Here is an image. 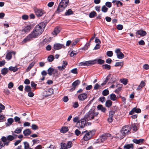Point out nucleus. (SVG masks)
<instances>
[{
  "mask_svg": "<svg viewBox=\"0 0 149 149\" xmlns=\"http://www.w3.org/2000/svg\"><path fill=\"white\" fill-rule=\"evenodd\" d=\"M45 26L44 23H41L36 25L33 31L20 43L23 45L27 42H29L38 38L43 32Z\"/></svg>",
  "mask_w": 149,
  "mask_h": 149,
  "instance_id": "1",
  "label": "nucleus"
},
{
  "mask_svg": "<svg viewBox=\"0 0 149 149\" xmlns=\"http://www.w3.org/2000/svg\"><path fill=\"white\" fill-rule=\"evenodd\" d=\"M98 114V112H95L94 109H92L86 114L84 119L86 122L89 120L93 119Z\"/></svg>",
  "mask_w": 149,
  "mask_h": 149,
  "instance_id": "2",
  "label": "nucleus"
},
{
  "mask_svg": "<svg viewBox=\"0 0 149 149\" xmlns=\"http://www.w3.org/2000/svg\"><path fill=\"white\" fill-rule=\"evenodd\" d=\"M69 3V0H62L60 3L56 11L57 13L62 12L67 7Z\"/></svg>",
  "mask_w": 149,
  "mask_h": 149,
  "instance_id": "3",
  "label": "nucleus"
},
{
  "mask_svg": "<svg viewBox=\"0 0 149 149\" xmlns=\"http://www.w3.org/2000/svg\"><path fill=\"white\" fill-rule=\"evenodd\" d=\"M131 131V129L129 128L128 125H126L123 126L120 130V132L123 136L121 137V139L123 138V136H125L126 135L129 134Z\"/></svg>",
  "mask_w": 149,
  "mask_h": 149,
  "instance_id": "4",
  "label": "nucleus"
},
{
  "mask_svg": "<svg viewBox=\"0 0 149 149\" xmlns=\"http://www.w3.org/2000/svg\"><path fill=\"white\" fill-rule=\"evenodd\" d=\"M73 121L74 123H77L80 124L81 123V125H80V127L81 128H84L86 124V121L84 118H82L80 120L79 118L78 117H74L73 119Z\"/></svg>",
  "mask_w": 149,
  "mask_h": 149,
  "instance_id": "5",
  "label": "nucleus"
},
{
  "mask_svg": "<svg viewBox=\"0 0 149 149\" xmlns=\"http://www.w3.org/2000/svg\"><path fill=\"white\" fill-rule=\"evenodd\" d=\"M111 136V134L108 133L103 134L100 136L97 141V142L98 143L103 142L108 137H110Z\"/></svg>",
  "mask_w": 149,
  "mask_h": 149,
  "instance_id": "6",
  "label": "nucleus"
},
{
  "mask_svg": "<svg viewBox=\"0 0 149 149\" xmlns=\"http://www.w3.org/2000/svg\"><path fill=\"white\" fill-rule=\"evenodd\" d=\"M85 133H86L83 136L82 139L84 140V141H87L90 139L92 137V132L91 131L88 132L87 131H86L82 132L81 134Z\"/></svg>",
  "mask_w": 149,
  "mask_h": 149,
  "instance_id": "7",
  "label": "nucleus"
},
{
  "mask_svg": "<svg viewBox=\"0 0 149 149\" xmlns=\"http://www.w3.org/2000/svg\"><path fill=\"white\" fill-rule=\"evenodd\" d=\"M34 11L36 15L38 17H41L46 13L44 10L41 9L36 8L34 10Z\"/></svg>",
  "mask_w": 149,
  "mask_h": 149,
  "instance_id": "8",
  "label": "nucleus"
},
{
  "mask_svg": "<svg viewBox=\"0 0 149 149\" xmlns=\"http://www.w3.org/2000/svg\"><path fill=\"white\" fill-rule=\"evenodd\" d=\"M15 139L14 137L13 136L8 135L6 137L3 136L1 138V140L3 142L9 141V143L10 141H11Z\"/></svg>",
  "mask_w": 149,
  "mask_h": 149,
  "instance_id": "9",
  "label": "nucleus"
},
{
  "mask_svg": "<svg viewBox=\"0 0 149 149\" xmlns=\"http://www.w3.org/2000/svg\"><path fill=\"white\" fill-rule=\"evenodd\" d=\"M95 60H91L85 62H82L79 63L80 66H88L95 64Z\"/></svg>",
  "mask_w": 149,
  "mask_h": 149,
  "instance_id": "10",
  "label": "nucleus"
},
{
  "mask_svg": "<svg viewBox=\"0 0 149 149\" xmlns=\"http://www.w3.org/2000/svg\"><path fill=\"white\" fill-rule=\"evenodd\" d=\"M115 52L116 54L117 57L118 59H122L124 57V55L121 52L120 49H116L115 50Z\"/></svg>",
  "mask_w": 149,
  "mask_h": 149,
  "instance_id": "11",
  "label": "nucleus"
},
{
  "mask_svg": "<svg viewBox=\"0 0 149 149\" xmlns=\"http://www.w3.org/2000/svg\"><path fill=\"white\" fill-rule=\"evenodd\" d=\"M65 48V47L63 44L59 43H56L54 45V48L56 50L60 49L62 48Z\"/></svg>",
  "mask_w": 149,
  "mask_h": 149,
  "instance_id": "12",
  "label": "nucleus"
},
{
  "mask_svg": "<svg viewBox=\"0 0 149 149\" xmlns=\"http://www.w3.org/2000/svg\"><path fill=\"white\" fill-rule=\"evenodd\" d=\"M87 94L86 93H83L79 95L78 98L79 100L83 101L87 98Z\"/></svg>",
  "mask_w": 149,
  "mask_h": 149,
  "instance_id": "13",
  "label": "nucleus"
},
{
  "mask_svg": "<svg viewBox=\"0 0 149 149\" xmlns=\"http://www.w3.org/2000/svg\"><path fill=\"white\" fill-rule=\"evenodd\" d=\"M141 110L139 109H136L135 107H134L132 109V110L130 111L129 113V114L132 115L134 112H136L137 113H140L141 112Z\"/></svg>",
  "mask_w": 149,
  "mask_h": 149,
  "instance_id": "14",
  "label": "nucleus"
},
{
  "mask_svg": "<svg viewBox=\"0 0 149 149\" xmlns=\"http://www.w3.org/2000/svg\"><path fill=\"white\" fill-rule=\"evenodd\" d=\"M47 72L49 75V76H51L53 72H55L56 73H57V70L56 69L51 68H49L47 70Z\"/></svg>",
  "mask_w": 149,
  "mask_h": 149,
  "instance_id": "15",
  "label": "nucleus"
},
{
  "mask_svg": "<svg viewBox=\"0 0 149 149\" xmlns=\"http://www.w3.org/2000/svg\"><path fill=\"white\" fill-rule=\"evenodd\" d=\"M144 141V139H134L132 140L134 143L137 144H141Z\"/></svg>",
  "mask_w": 149,
  "mask_h": 149,
  "instance_id": "16",
  "label": "nucleus"
},
{
  "mask_svg": "<svg viewBox=\"0 0 149 149\" xmlns=\"http://www.w3.org/2000/svg\"><path fill=\"white\" fill-rule=\"evenodd\" d=\"M15 52H9L7 53L6 56V58L8 60H10L12 57V54H15Z\"/></svg>",
  "mask_w": 149,
  "mask_h": 149,
  "instance_id": "17",
  "label": "nucleus"
},
{
  "mask_svg": "<svg viewBox=\"0 0 149 149\" xmlns=\"http://www.w3.org/2000/svg\"><path fill=\"white\" fill-rule=\"evenodd\" d=\"M80 81L79 80H77L74 82L72 84V86L73 88H72L73 90H74L75 88V87L78 86L80 83Z\"/></svg>",
  "mask_w": 149,
  "mask_h": 149,
  "instance_id": "18",
  "label": "nucleus"
},
{
  "mask_svg": "<svg viewBox=\"0 0 149 149\" xmlns=\"http://www.w3.org/2000/svg\"><path fill=\"white\" fill-rule=\"evenodd\" d=\"M61 28L60 27L58 26L56 27L54 29V30L53 32V35H56L58 33H59L61 31Z\"/></svg>",
  "mask_w": 149,
  "mask_h": 149,
  "instance_id": "19",
  "label": "nucleus"
},
{
  "mask_svg": "<svg viewBox=\"0 0 149 149\" xmlns=\"http://www.w3.org/2000/svg\"><path fill=\"white\" fill-rule=\"evenodd\" d=\"M97 108L98 110H100L101 111L103 112H105L106 111V109L101 104L98 105Z\"/></svg>",
  "mask_w": 149,
  "mask_h": 149,
  "instance_id": "20",
  "label": "nucleus"
},
{
  "mask_svg": "<svg viewBox=\"0 0 149 149\" xmlns=\"http://www.w3.org/2000/svg\"><path fill=\"white\" fill-rule=\"evenodd\" d=\"M31 29V25H29L25 26L24 29L23 30V31L25 33L29 32Z\"/></svg>",
  "mask_w": 149,
  "mask_h": 149,
  "instance_id": "21",
  "label": "nucleus"
},
{
  "mask_svg": "<svg viewBox=\"0 0 149 149\" xmlns=\"http://www.w3.org/2000/svg\"><path fill=\"white\" fill-rule=\"evenodd\" d=\"M9 144V141L3 142L2 141H0V149L3 147L5 146H8Z\"/></svg>",
  "mask_w": 149,
  "mask_h": 149,
  "instance_id": "22",
  "label": "nucleus"
},
{
  "mask_svg": "<svg viewBox=\"0 0 149 149\" xmlns=\"http://www.w3.org/2000/svg\"><path fill=\"white\" fill-rule=\"evenodd\" d=\"M137 33L141 36H144L146 35V33L145 31L143 30H140L138 31L137 32Z\"/></svg>",
  "mask_w": 149,
  "mask_h": 149,
  "instance_id": "23",
  "label": "nucleus"
},
{
  "mask_svg": "<svg viewBox=\"0 0 149 149\" xmlns=\"http://www.w3.org/2000/svg\"><path fill=\"white\" fill-rule=\"evenodd\" d=\"M8 68H4L2 69L1 70V74L5 75L8 73Z\"/></svg>",
  "mask_w": 149,
  "mask_h": 149,
  "instance_id": "24",
  "label": "nucleus"
},
{
  "mask_svg": "<svg viewBox=\"0 0 149 149\" xmlns=\"http://www.w3.org/2000/svg\"><path fill=\"white\" fill-rule=\"evenodd\" d=\"M23 134L24 136H27L30 135L31 133V131L29 129H26L23 131Z\"/></svg>",
  "mask_w": 149,
  "mask_h": 149,
  "instance_id": "25",
  "label": "nucleus"
},
{
  "mask_svg": "<svg viewBox=\"0 0 149 149\" xmlns=\"http://www.w3.org/2000/svg\"><path fill=\"white\" fill-rule=\"evenodd\" d=\"M145 86V83L143 81H142L140 85L138 86L136 89L137 91H139Z\"/></svg>",
  "mask_w": 149,
  "mask_h": 149,
  "instance_id": "26",
  "label": "nucleus"
},
{
  "mask_svg": "<svg viewBox=\"0 0 149 149\" xmlns=\"http://www.w3.org/2000/svg\"><path fill=\"white\" fill-rule=\"evenodd\" d=\"M46 92L47 95H49L52 94L53 93V89L52 88H49L47 90Z\"/></svg>",
  "mask_w": 149,
  "mask_h": 149,
  "instance_id": "27",
  "label": "nucleus"
},
{
  "mask_svg": "<svg viewBox=\"0 0 149 149\" xmlns=\"http://www.w3.org/2000/svg\"><path fill=\"white\" fill-rule=\"evenodd\" d=\"M93 60L95 61V64L97 63L98 64H102L104 62V60L101 59H95Z\"/></svg>",
  "mask_w": 149,
  "mask_h": 149,
  "instance_id": "28",
  "label": "nucleus"
},
{
  "mask_svg": "<svg viewBox=\"0 0 149 149\" xmlns=\"http://www.w3.org/2000/svg\"><path fill=\"white\" fill-rule=\"evenodd\" d=\"M13 121V119L12 118H10L8 119L7 120V122L8 123H6L7 126H10L12 123Z\"/></svg>",
  "mask_w": 149,
  "mask_h": 149,
  "instance_id": "29",
  "label": "nucleus"
},
{
  "mask_svg": "<svg viewBox=\"0 0 149 149\" xmlns=\"http://www.w3.org/2000/svg\"><path fill=\"white\" fill-rule=\"evenodd\" d=\"M112 103V102L111 100H107L106 102L105 106L107 107H109L111 106Z\"/></svg>",
  "mask_w": 149,
  "mask_h": 149,
  "instance_id": "30",
  "label": "nucleus"
},
{
  "mask_svg": "<svg viewBox=\"0 0 149 149\" xmlns=\"http://www.w3.org/2000/svg\"><path fill=\"white\" fill-rule=\"evenodd\" d=\"M131 128L133 130V133L136 132L138 129L137 125L135 124H134L132 125Z\"/></svg>",
  "mask_w": 149,
  "mask_h": 149,
  "instance_id": "31",
  "label": "nucleus"
},
{
  "mask_svg": "<svg viewBox=\"0 0 149 149\" xmlns=\"http://www.w3.org/2000/svg\"><path fill=\"white\" fill-rule=\"evenodd\" d=\"M35 63L34 62H32L28 66L26 70V72L29 71L31 68L34 66Z\"/></svg>",
  "mask_w": 149,
  "mask_h": 149,
  "instance_id": "32",
  "label": "nucleus"
},
{
  "mask_svg": "<svg viewBox=\"0 0 149 149\" xmlns=\"http://www.w3.org/2000/svg\"><path fill=\"white\" fill-rule=\"evenodd\" d=\"M90 45V42L89 41L88 42L86 43L84 46L82 47L81 49L84 50H87Z\"/></svg>",
  "mask_w": 149,
  "mask_h": 149,
  "instance_id": "33",
  "label": "nucleus"
},
{
  "mask_svg": "<svg viewBox=\"0 0 149 149\" xmlns=\"http://www.w3.org/2000/svg\"><path fill=\"white\" fill-rule=\"evenodd\" d=\"M124 148L125 149H132L133 148V145L132 144H127L125 145Z\"/></svg>",
  "mask_w": 149,
  "mask_h": 149,
  "instance_id": "34",
  "label": "nucleus"
},
{
  "mask_svg": "<svg viewBox=\"0 0 149 149\" xmlns=\"http://www.w3.org/2000/svg\"><path fill=\"white\" fill-rule=\"evenodd\" d=\"M110 96V98L111 100L113 101H115L117 100V97L115 94L112 93L111 94Z\"/></svg>",
  "mask_w": 149,
  "mask_h": 149,
  "instance_id": "35",
  "label": "nucleus"
},
{
  "mask_svg": "<svg viewBox=\"0 0 149 149\" xmlns=\"http://www.w3.org/2000/svg\"><path fill=\"white\" fill-rule=\"evenodd\" d=\"M73 13V11H72L71 9H69L66 11L65 13V15L68 16L72 14Z\"/></svg>",
  "mask_w": 149,
  "mask_h": 149,
  "instance_id": "36",
  "label": "nucleus"
},
{
  "mask_svg": "<svg viewBox=\"0 0 149 149\" xmlns=\"http://www.w3.org/2000/svg\"><path fill=\"white\" fill-rule=\"evenodd\" d=\"M68 130V129L67 127H64L62 128L60 130V132L63 133H66Z\"/></svg>",
  "mask_w": 149,
  "mask_h": 149,
  "instance_id": "37",
  "label": "nucleus"
},
{
  "mask_svg": "<svg viewBox=\"0 0 149 149\" xmlns=\"http://www.w3.org/2000/svg\"><path fill=\"white\" fill-rule=\"evenodd\" d=\"M120 81L124 85H126L128 82L127 79H122L120 80Z\"/></svg>",
  "mask_w": 149,
  "mask_h": 149,
  "instance_id": "38",
  "label": "nucleus"
},
{
  "mask_svg": "<svg viewBox=\"0 0 149 149\" xmlns=\"http://www.w3.org/2000/svg\"><path fill=\"white\" fill-rule=\"evenodd\" d=\"M97 15V14L95 11H93L89 14V17L91 18H93Z\"/></svg>",
  "mask_w": 149,
  "mask_h": 149,
  "instance_id": "39",
  "label": "nucleus"
},
{
  "mask_svg": "<svg viewBox=\"0 0 149 149\" xmlns=\"http://www.w3.org/2000/svg\"><path fill=\"white\" fill-rule=\"evenodd\" d=\"M8 69L12 71L13 72H15L17 70L18 68L16 67L10 66L9 68Z\"/></svg>",
  "mask_w": 149,
  "mask_h": 149,
  "instance_id": "40",
  "label": "nucleus"
},
{
  "mask_svg": "<svg viewBox=\"0 0 149 149\" xmlns=\"http://www.w3.org/2000/svg\"><path fill=\"white\" fill-rule=\"evenodd\" d=\"M123 65V62H119L116 63L115 66L116 67L121 66L122 67Z\"/></svg>",
  "mask_w": 149,
  "mask_h": 149,
  "instance_id": "41",
  "label": "nucleus"
},
{
  "mask_svg": "<svg viewBox=\"0 0 149 149\" xmlns=\"http://www.w3.org/2000/svg\"><path fill=\"white\" fill-rule=\"evenodd\" d=\"M25 90L27 92H29L31 91V88L29 86H25Z\"/></svg>",
  "mask_w": 149,
  "mask_h": 149,
  "instance_id": "42",
  "label": "nucleus"
},
{
  "mask_svg": "<svg viewBox=\"0 0 149 149\" xmlns=\"http://www.w3.org/2000/svg\"><path fill=\"white\" fill-rule=\"evenodd\" d=\"M61 149H68L66 144L65 143H61Z\"/></svg>",
  "mask_w": 149,
  "mask_h": 149,
  "instance_id": "43",
  "label": "nucleus"
},
{
  "mask_svg": "<svg viewBox=\"0 0 149 149\" xmlns=\"http://www.w3.org/2000/svg\"><path fill=\"white\" fill-rule=\"evenodd\" d=\"M109 91L107 89H105L102 92V95L105 96H107L109 94Z\"/></svg>",
  "mask_w": 149,
  "mask_h": 149,
  "instance_id": "44",
  "label": "nucleus"
},
{
  "mask_svg": "<svg viewBox=\"0 0 149 149\" xmlns=\"http://www.w3.org/2000/svg\"><path fill=\"white\" fill-rule=\"evenodd\" d=\"M102 67L104 69L109 70L111 68V66L108 64H104L103 65Z\"/></svg>",
  "mask_w": 149,
  "mask_h": 149,
  "instance_id": "45",
  "label": "nucleus"
},
{
  "mask_svg": "<svg viewBox=\"0 0 149 149\" xmlns=\"http://www.w3.org/2000/svg\"><path fill=\"white\" fill-rule=\"evenodd\" d=\"M101 10L103 12L106 13L107 11L108 8L105 6H103L102 7Z\"/></svg>",
  "mask_w": 149,
  "mask_h": 149,
  "instance_id": "46",
  "label": "nucleus"
},
{
  "mask_svg": "<svg viewBox=\"0 0 149 149\" xmlns=\"http://www.w3.org/2000/svg\"><path fill=\"white\" fill-rule=\"evenodd\" d=\"M22 130V128L21 127L19 128H17L15 130L14 132L17 134H19L21 132Z\"/></svg>",
  "mask_w": 149,
  "mask_h": 149,
  "instance_id": "47",
  "label": "nucleus"
},
{
  "mask_svg": "<svg viewBox=\"0 0 149 149\" xmlns=\"http://www.w3.org/2000/svg\"><path fill=\"white\" fill-rule=\"evenodd\" d=\"M54 57L52 55H50L48 56L47 58V60L49 62L53 61L54 59Z\"/></svg>",
  "mask_w": 149,
  "mask_h": 149,
  "instance_id": "48",
  "label": "nucleus"
},
{
  "mask_svg": "<svg viewBox=\"0 0 149 149\" xmlns=\"http://www.w3.org/2000/svg\"><path fill=\"white\" fill-rule=\"evenodd\" d=\"M72 143L71 141H69L67 143L66 145L68 148H70L72 147Z\"/></svg>",
  "mask_w": 149,
  "mask_h": 149,
  "instance_id": "49",
  "label": "nucleus"
},
{
  "mask_svg": "<svg viewBox=\"0 0 149 149\" xmlns=\"http://www.w3.org/2000/svg\"><path fill=\"white\" fill-rule=\"evenodd\" d=\"M24 145L25 149H29V145L28 143L26 142H24Z\"/></svg>",
  "mask_w": 149,
  "mask_h": 149,
  "instance_id": "50",
  "label": "nucleus"
},
{
  "mask_svg": "<svg viewBox=\"0 0 149 149\" xmlns=\"http://www.w3.org/2000/svg\"><path fill=\"white\" fill-rule=\"evenodd\" d=\"M107 54L108 56L111 57L113 56V53L111 51H108L107 52Z\"/></svg>",
  "mask_w": 149,
  "mask_h": 149,
  "instance_id": "51",
  "label": "nucleus"
},
{
  "mask_svg": "<svg viewBox=\"0 0 149 149\" xmlns=\"http://www.w3.org/2000/svg\"><path fill=\"white\" fill-rule=\"evenodd\" d=\"M105 5L107 7L110 8L111 7L112 4L111 2L107 1L105 3Z\"/></svg>",
  "mask_w": 149,
  "mask_h": 149,
  "instance_id": "52",
  "label": "nucleus"
},
{
  "mask_svg": "<svg viewBox=\"0 0 149 149\" xmlns=\"http://www.w3.org/2000/svg\"><path fill=\"white\" fill-rule=\"evenodd\" d=\"M101 87L100 85H99L98 83H96L94 86V89L95 90H97L98 88Z\"/></svg>",
  "mask_w": 149,
  "mask_h": 149,
  "instance_id": "53",
  "label": "nucleus"
},
{
  "mask_svg": "<svg viewBox=\"0 0 149 149\" xmlns=\"http://www.w3.org/2000/svg\"><path fill=\"white\" fill-rule=\"evenodd\" d=\"M34 95V93L32 92V91L28 92V96L31 97H33Z\"/></svg>",
  "mask_w": 149,
  "mask_h": 149,
  "instance_id": "54",
  "label": "nucleus"
},
{
  "mask_svg": "<svg viewBox=\"0 0 149 149\" xmlns=\"http://www.w3.org/2000/svg\"><path fill=\"white\" fill-rule=\"evenodd\" d=\"M117 28L118 30H121L123 29V27L122 25L118 24L117 26Z\"/></svg>",
  "mask_w": 149,
  "mask_h": 149,
  "instance_id": "55",
  "label": "nucleus"
},
{
  "mask_svg": "<svg viewBox=\"0 0 149 149\" xmlns=\"http://www.w3.org/2000/svg\"><path fill=\"white\" fill-rule=\"evenodd\" d=\"M28 16L26 15H24L22 16V19L24 20H27L28 18Z\"/></svg>",
  "mask_w": 149,
  "mask_h": 149,
  "instance_id": "56",
  "label": "nucleus"
},
{
  "mask_svg": "<svg viewBox=\"0 0 149 149\" xmlns=\"http://www.w3.org/2000/svg\"><path fill=\"white\" fill-rule=\"evenodd\" d=\"M31 87L35 88L37 85L36 84H35L33 81L31 82Z\"/></svg>",
  "mask_w": 149,
  "mask_h": 149,
  "instance_id": "57",
  "label": "nucleus"
},
{
  "mask_svg": "<svg viewBox=\"0 0 149 149\" xmlns=\"http://www.w3.org/2000/svg\"><path fill=\"white\" fill-rule=\"evenodd\" d=\"M13 84L11 82H10L8 85V87L10 89H11L13 86Z\"/></svg>",
  "mask_w": 149,
  "mask_h": 149,
  "instance_id": "58",
  "label": "nucleus"
},
{
  "mask_svg": "<svg viewBox=\"0 0 149 149\" xmlns=\"http://www.w3.org/2000/svg\"><path fill=\"white\" fill-rule=\"evenodd\" d=\"M31 127L32 129L33 130H36L38 128L37 126L35 124H32Z\"/></svg>",
  "mask_w": 149,
  "mask_h": 149,
  "instance_id": "59",
  "label": "nucleus"
},
{
  "mask_svg": "<svg viewBox=\"0 0 149 149\" xmlns=\"http://www.w3.org/2000/svg\"><path fill=\"white\" fill-rule=\"evenodd\" d=\"M115 113V111H110L109 113V116L113 117Z\"/></svg>",
  "mask_w": 149,
  "mask_h": 149,
  "instance_id": "60",
  "label": "nucleus"
},
{
  "mask_svg": "<svg viewBox=\"0 0 149 149\" xmlns=\"http://www.w3.org/2000/svg\"><path fill=\"white\" fill-rule=\"evenodd\" d=\"M113 120V117L109 116L108 119V121L110 123H111Z\"/></svg>",
  "mask_w": 149,
  "mask_h": 149,
  "instance_id": "61",
  "label": "nucleus"
},
{
  "mask_svg": "<svg viewBox=\"0 0 149 149\" xmlns=\"http://www.w3.org/2000/svg\"><path fill=\"white\" fill-rule=\"evenodd\" d=\"M72 73L74 74H77V68H75L72 69L71 70Z\"/></svg>",
  "mask_w": 149,
  "mask_h": 149,
  "instance_id": "62",
  "label": "nucleus"
},
{
  "mask_svg": "<svg viewBox=\"0 0 149 149\" xmlns=\"http://www.w3.org/2000/svg\"><path fill=\"white\" fill-rule=\"evenodd\" d=\"M5 63L6 62L4 60H3L2 61H0V67H2L5 64Z\"/></svg>",
  "mask_w": 149,
  "mask_h": 149,
  "instance_id": "63",
  "label": "nucleus"
},
{
  "mask_svg": "<svg viewBox=\"0 0 149 149\" xmlns=\"http://www.w3.org/2000/svg\"><path fill=\"white\" fill-rule=\"evenodd\" d=\"M143 68L145 70H148L149 68V65L148 64H145L143 66Z\"/></svg>",
  "mask_w": 149,
  "mask_h": 149,
  "instance_id": "64",
  "label": "nucleus"
}]
</instances>
